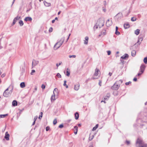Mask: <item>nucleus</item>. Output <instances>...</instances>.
I'll use <instances>...</instances> for the list:
<instances>
[{"instance_id":"f257e3e1","label":"nucleus","mask_w":147,"mask_h":147,"mask_svg":"<svg viewBox=\"0 0 147 147\" xmlns=\"http://www.w3.org/2000/svg\"><path fill=\"white\" fill-rule=\"evenodd\" d=\"M104 22L102 19H98L96 23V25L94 26L93 29L95 30L98 28V27L100 28L103 26L104 25Z\"/></svg>"},{"instance_id":"f03ea898","label":"nucleus","mask_w":147,"mask_h":147,"mask_svg":"<svg viewBox=\"0 0 147 147\" xmlns=\"http://www.w3.org/2000/svg\"><path fill=\"white\" fill-rule=\"evenodd\" d=\"M65 40L64 37L62 38L59 41L57 42L55 45L54 47V49L55 50H56L59 48L62 45Z\"/></svg>"},{"instance_id":"7ed1b4c3","label":"nucleus","mask_w":147,"mask_h":147,"mask_svg":"<svg viewBox=\"0 0 147 147\" xmlns=\"http://www.w3.org/2000/svg\"><path fill=\"white\" fill-rule=\"evenodd\" d=\"M136 145L138 144V146L137 147H147L146 144H144L143 141L140 139L138 138L136 141Z\"/></svg>"},{"instance_id":"20e7f679","label":"nucleus","mask_w":147,"mask_h":147,"mask_svg":"<svg viewBox=\"0 0 147 147\" xmlns=\"http://www.w3.org/2000/svg\"><path fill=\"white\" fill-rule=\"evenodd\" d=\"M120 87V85H118V84H117V82H116L112 86L111 88L114 90H117Z\"/></svg>"},{"instance_id":"39448f33","label":"nucleus","mask_w":147,"mask_h":147,"mask_svg":"<svg viewBox=\"0 0 147 147\" xmlns=\"http://www.w3.org/2000/svg\"><path fill=\"white\" fill-rule=\"evenodd\" d=\"M9 88V87L8 88L3 92V95L5 97H8L11 94L9 92H8Z\"/></svg>"},{"instance_id":"423d86ee","label":"nucleus","mask_w":147,"mask_h":147,"mask_svg":"<svg viewBox=\"0 0 147 147\" xmlns=\"http://www.w3.org/2000/svg\"><path fill=\"white\" fill-rule=\"evenodd\" d=\"M123 17V14L121 13H117L115 17V19H117V20H120Z\"/></svg>"},{"instance_id":"0eeeda50","label":"nucleus","mask_w":147,"mask_h":147,"mask_svg":"<svg viewBox=\"0 0 147 147\" xmlns=\"http://www.w3.org/2000/svg\"><path fill=\"white\" fill-rule=\"evenodd\" d=\"M20 19H21V17L20 16L18 17V16H17V17H15L13 20V22L11 24V26H13V25H14L15 24L17 21L18 20Z\"/></svg>"},{"instance_id":"6e6552de","label":"nucleus","mask_w":147,"mask_h":147,"mask_svg":"<svg viewBox=\"0 0 147 147\" xmlns=\"http://www.w3.org/2000/svg\"><path fill=\"white\" fill-rule=\"evenodd\" d=\"M39 63V61L35 60L33 59L32 63V68H33L34 66L37 65Z\"/></svg>"},{"instance_id":"1a4fd4ad","label":"nucleus","mask_w":147,"mask_h":147,"mask_svg":"<svg viewBox=\"0 0 147 147\" xmlns=\"http://www.w3.org/2000/svg\"><path fill=\"white\" fill-rule=\"evenodd\" d=\"M106 34V32L105 30H102L100 32V34L99 35V37L103 36Z\"/></svg>"},{"instance_id":"9d476101","label":"nucleus","mask_w":147,"mask_h":147,"mask_svg":"<svg viewBox=\"0 0 147 147\" xmlns=\"http://www.w3.org/2000/svg\"><path fill=\"white\" fill-rule=\"evenodd\" d=\"M146 66L144 65H142L140 67V71L142 73H143L144 72Z\"/></svg>"},{"instance_id":"9b49d317","label":"nucleus","mask_w":147,"mask_h":147,"mask_svg":"<svg viewBox=\"0 0 147 147\" xmlns=\"http://www.w3.org/2000/svg\"><path fill=\"white\" fill-rule=\"evenodd\" d=\"M112 24L111 21H110L109 19L106 22V25L107 27L111 26Z\"/></svg>"},{"instance_id":"f8f14e48","label":"nucleus","mask_w":147,"mask_h":147,"mask_svg":"<svg viewBox=\"0 0 147 147\" xmlns=\"http://www.w3.org/2000/svg\"><path fill=\"white\" fill-rule=\"evenodd\" d=\"M10 136L9 134L8 133L7 131L6 132L4 138L7 140H9V137Z\"/></svg>"},{"instance_id":"ddd939ff","label":"nucleus","mask_w":147,"mask_h":147,"mask_svg":"<svg viewBox=\"0 0 147 147\" xmlns=\"http://www.w3.org/2000/svg\"><path fill=\"white\" fill-rule=\"evenodd\" d=\"M129 57V55L127 54H125L123 56L121 57V59H126L128 58Z\"/></svg>"},{"instance_id":"4468645a","label":"nucleus","mask_w":147,"mask_h":147,"mask_svg":"<svg viewBox=\"0 0 147 147\" xmlns=\"http://www.w3.org/2000/svg\"><path fill=\"white\" fill-rule=\"evenodd\" d=\"M80 84L79 83L77 84L74 85V89L76 90H78L79 89Z\"/></svg>"},{"instance_id":"2eb2a0df","label":"nucleus","mask_w":147,"mask_h":147,"mask_svg":"<svg viewBox=\"0 0 147 147\" xmlns=\"http://www.w3.org/2000/svg\"><path fill=\"white\" fill-rule=\"evenodd\" d=\"M32 20V18L30 17H26L24 20L25 21L27 22V21H31Z\"/></svg>"},{"instance_id":"dca6fc26","label":"nucleus","mask_w":147,"mask_h":147,"mask_svg":"<svg viewBox=\"0 0 147 147\" xmlns=\"http://www.w3.org/2000/svg\"><path fill=\"white\" fill-rule=\"evenodd\" d=\"M110 96V94L109 93H107L106 96L104 98V100H108Z\"/></svg>"},{"instance_id":"f3484780","label":"nucleus","mask_w":147,"mask_h":147,"mask_svg":"<svg viewBox=\"0 0 147 147\" xmlns=\"http://www.w3.org/2000/svg\"><path fill=\"white\" fill-rule=\"evenodd\" d=\"M75 118L76 120H77L79 117V114L78 112H76L74 114Z\"/></svg>"},{"instance_id":"a211bd4d","label":"nucleus","mask_w":147,"mask_h":147,"mask_svg":"<svg viewBox=\"0 0 147 147\" xmlns=\"http://www.w3.org/2000/svg\"><path fill=\"white\" fill-rule=\"evenodd\" d=\"M74 133L75 135H76L78 132V127L76 126H75L74 127Z\"/></svg>"},{"instance_id":"6ab92c4d","label":"nucleus","mask_w":147,"mask_h":147,"mask_svg":"<svg viewBox=\"0 0 147 147\" xmlns=\"http://www.w3.org/2000/svg\"><path fill=\"white\" fill-rule=\"evenodd\" d=\"M43 3L47 7H49L51 5L50 3H48L45 1H44Z\"/></svg>"},{"instance_id":"aec40b11","label":"nucleus","mask_w":147,"mask_h":147,"mask_svg":"<svg viewBox=\"0 0 147 147\" xmlns=\"http://www.w3.org/2000/svg\"><path fill=\"white\" fill-rule=\"evenodd\" d=\"M136 51L135 50H133L131 51V55L133 57H134L136 55Z\"/></svg>"},{"instance_id":"412c9836","label":"nucleus","mask_w":147,"mask_h":147,"mask_svg":"<svg viewBox=\"0 0 147 147\" xmlns=\"http://www.w3.org/2000/svg\"><path fill=\"white\" fill-rule=\"evenodd\" d=\"M59 93V92L58 91V89L56 88H55L53 90V94H54L56 95V94H58Z\"/></svg>"},{"instance_id":"4be33fe9","label":"nucleus","mask_w":147,"mask_h":147,"mask_svg":"<svg viewBox=\"0 0 147 147\" xmlns=\"http://www.w3.org/2000/svg\"><path fill=\"white\" fill-rule=\"evenodd\" d=\"M124 28L125 29H127L129 28V25L128 23H127L126 24H125L124 25Z\"/></svg>"},{"instance_id":"5701e85b","label":"nucleus","mask_w":147,"mask_h":147,"mask_svg":"<svg viewBox=\"0 0 147 147\" xmlns=\"http://www.w3.org/2000/svg\"><path fill=\"white\" fill-rule=\"evenodd\" d=\"M99 71V70L98 69L96 68L95 69L94 75V76H97L98 75V72Z\"/></svg>"},{"instance_id":"b1692460","label":"nucleus","mask_w":147,"mask_h":147,"mask_svg":"<svg viewBox=\"0 0 147 147\" xmlns=\"http://www.w3.org/2000/svg\"><path fill=\"white\" fill-rule=\"evenodd\" d=\"M12 105L13 106H16L17 105V102L16 100H14L12 102Z\"/></svg>"},{"instance_id":"393cba45","label":"nucleus","mask_w":147,"mask_h":147,"mask_svg":"<svg viewBox=\"0 0 147 147\" xmlns=\"http://www.w3.org/2000/svg\"><path fill=\"white\" fill-rule=\"evenodd\" d=\"M140 33V30L139 29H137L135 31L134 33L136 35H138Z\"/></svg>"},{"instance_id":"a878e982","label":"nucleus","mask_w":147,"mask_h":147,"mask_svg":"<svg viewBox=\"0 0 147 147\" xmlns=\"http://www.w3.org/2000/svg\"><path fill=\"white\" fill-rule=\"evenodd\" d=\"M20 87L21 88H24L25 86V83L24 82H21L20 84Z\"/></svg>"},{"instance_id":"bb28decb","label":"nucleus","mask_w":147,"mask_h":147,"mask_svg":"<svg viewBox=\"0 0 147 147\" xmlns=\"http://www.w3.org/2000/svg\"><path fill=\"white\" fill-rule=\"evenodd\" d=\"M70 72L69 69L68 68H67V69L66 71V76H69L70 75Z\"/></svg>"},{"instance_id":"cd10ccee","label":"nucleus","mask_w":147,"mask_h":147,"mask_svg":"<svg viewBox=\"0 0 147 147\" xmlns=\"http://www.w3.org/2000/svg\"><path fill=\"white\" fill-rule=\"evenodd\" d=\"M98 124H97L96 125L93 127L92 129V131H94L98 127Z\"/></svg>"},{"instance_id":"c85d7f7f","label":"nucleus","mask_w":147,"mask_h":147,"mask_svg":"<svg viewBox=\"0 0 147 147\" xmlns=\"http://www.w3.org/2000/svg\"><path fill=\"white\" fill-rule=\"evenodd\" d=\"M8 115V114H5L3 115H0V118H4L6 116H7Z\"/></svg>"},{"instance_id":"c756f323","label":"nucleus","mask_w":147,"mask_h":147,"mask_svg":"<svg viewBox=\"0 0 147 147\" xmlns=\"http://www.w3.org/2000/svg\"><path fill=\"white\" fill-rule=\"evenodd\" d=\"M55 94H53L51 96V101H52V100H55Z\"/></svg>"},{"instance_id":"7c9ffc66","label":"nucleus","mask_w":147,"mask_h":147,"mask_svg":"<svg viewBox=\"0 0 147 147\" xmlns=\"http://www.w3.org/2000/svg\"><path fill=\"white\" fill-rule=\"evenodd\" d=\"M19 23L20 26H22L24 25L23 22L22 20H20L19 21Z\"/></svg>"},{"instance_id":"2f4dec72","label":"nucleus","mask_w":147,"mask_h":147,"mask_svg":"<svg viewBox=\"0 0 147 147\" xmlns=\"http://www.w3.org/2000/svg\"><path fill=\"white\" fill-rule=\"evenodd\" d=\"M93 137H94V136L93 135H92V136H91V134H90V135H89V140H90V141H91L92 140L93 138Z\"/></svg>"},{"instance_id":"473e14b6","label":"nucleus","mask_w":147,"mask_h":147,"mask_svg":"<svg viewBox=\"0 0 147 147\" xmlns=\"http://www.w3.org/2000/svg\"><path fill=\"white\" fill-rule=\"evenodd\" d=\"M144 62L145 64L147 63V57H145L144 59Z\"/></svg>"},{"instance_id":"72a5a7b5","label":"nucleus","mask_w":147,"mask_h":147,"mask_svg":"<svg viewBox=\"0 0 147 147\" xmlns=\"http://www.w3.org/2000/svg\"><path fill=\"white\" fill-rule=\"evenodd\" d=\"M57 120L56 119H54L53 121V124L54 125H55L57 123Z\"/></svg>"},{"instance_id":"f704fd0d","label":"nucleus","mask_w":147,"mask_h":147,"mask_svg":"<svg viewBox=\"0 0 147 147\" xmlns=\"http://www.w3.org/2000/svg\"><path fill=\"white\" fill-rule=\"evenodd\" d=\"M115 34L117 35H119L120 34V32L118 30H115Z\"/></svg>"},{"instance_id":"c9c22d12","label":"nucleus","mask_w":147,"mask_h":147,"mask_svg":"<svg viewBox=\"0 0 147 147\" xmlns=\"http://www.w3.org/2000/svg\"><path fill=\"white\" fill-rule=\"evenodd\" d=\"M56 76H57L58 78H61V75H60V74L59 73H58L56 75Z\"/></svg>"},{"instance_id":"e433bc0d","label":"nucleus","mask_w":147,"mask_h":147,"mask_svg":"<svg viewBox=\"0 0 147 147\" xmlns=\"http://www.w3.org/2000/svg\"><path fill=\"white\" fill-rule=\"evenodd\" d=\"M64 125L63 124H61L58 127L60 128H62L63 127Z\"/></svg>"},{"instance_id":"4c0bfd02","label":"nucleus","mask_w":147,"mask_h":147,"mask_svg":"<svg viewBox=\"0 0 147 147\" xmlns=\"http://www.w3.org/2000/svg\"><path fill=\"white\" fill-rule=\"evenodd\" d=\"M40 115L39 117V119H41V118L42 117V115H43V113L42 112H41L40 113Z\"/></svg>"},{"instance_id":"58836bf2","label":"nucleus","mask_w":147,"mask_h":147,"mask_svg":"<svg viewBox=\"0 0 147 147\" xmlns=\"http://www.w3.org/2000/svg\"><path fill=\"white\" fill-rule=\"evenodd\" d=\"M136 20V18L134 17H132L131 19V20L132 22H134Z\"/></svg>"},{"instance_id":"ea45409f","label":"nucleus","mask_w":147,"mask_h":147,"mask_svg":"<svg viewBox=\"0 0 147 147\" xmlns=\"http://www.w3.org/2000/svg\"><path fill=\"white\" fill-rule=\"evenodd\" d=\"M69 57L70 58H71V57L75 58L76 57V56L75 55H70L69 56Z\"/></svg>"},{"instance_id":"a19ab883","label":"nucleus","mask_w":147,"mask_h":147,"mask_svg":"<svg viewBox=\"0 0 147 147\" xmlns=\"http://www.w3.org/2000/svg\"><path fill=\"white\" fill-rule=\"evenodd\" d=\"M138 40L141 42L143 40V38L142 37H139Z\"/></svg>"},{"instance_id":"79ce46f5","label":"nucleus","mask_w":147,"mask_h":147,"mask_svg":"<svg viewBox=\"0 0 147 147\" xmlns=\"http://www.w3.org/2000/svg\"><path fill=\"white\" fill-rule=\"evenodd\" d=\"M41 88L42 89L44 90L45 89V85L43 84L42 85Z\"/></svg>"},{"instance_id":"37998d69","label":"nucleus","mask_w":147,"mask_h":147,"mask_svg":"<svg viewBox=\"0 0 147 147\" xmlns=\"http://www.w3.org/2000/svg\"><path fill=\"white\" fill-rule=\"evenodd\" d=\"M53 28L51 27H50L49 30V32H51L53 31Z\"/></svg>"},{"instance_id":"c03bdc74","label":"nucleus","mask_w":147,"mask_h":147,"mask_svg":"<svg viewBox=\"0 0 147 147\" xmlns=\"http://www.w3.org/2000/svg\"><path fill=\"white\" fill-rule=\"evenodd\" d=\"M125 143L127 145H129L130 144V141L128 140H126L125 141Z\"/></svg>"},{"instance_id":"a18cd8bd","label":"nucleus","mask_w":147,"mask_h":147,"mask_svg":"<svg viewBox=\"0 0 147 147\" xmlns=\"http://www.w3.org/2000/svg\"><path fill=\"white\" fill-rule=\"evenodd\" d=\"M50 129V127L49 126H47L46 128V130L47 131H48Z\"/></svg>"},{"instance_id":"49530a36","label":"nucleus","mask_w":147,"mask_h":147,"mask_svg":"<svg viewBox=\"0 0 147 147\" xmlns=\"http://www.w3.org/2000/svg\"><path fill=\"white\" fill-rule=\"evenodd\" d=\"M117 82H117L118 83V84L120 83V84H122L123 82V81L121 80H120L119 81Z\"/></svg>"},{"instance_id":"de8ad7c7","label":"nucleus","mask_w":147,"mask_h":147,"mask_svg":"<svg viewBox=\"0 0 147 147\" xmlns=\"http://www.w3.org/2000/svg\"><path fill=\"white\" fill-rule=\"evenodd\" d=\"M61 63V62H60L59 63H57L56 64V66H57V67H58L59 65H60Z\"/></svg>"},{"instance_id":"09e8293b","label":"nucleus","mask_w":147,"mask_h":147,"mask_svg":"<svg viewBox=\"0 0 147 147\" xmlns=\"http://www.w3.org/2000/svg\"><path fill=\"white\" fill-rule=\"evenodd\" d=\"M107 54L108 55H110L111 53V51H107Z\"/></svg>"},{"instance_id":"8fccbe9b","label":"nucleus","mask_w":147,"mask_h":147,"mask_svg":"<svg viewBox=\"0 0 147 147\" xmlns=\"http://www.w3.org/2000/svg\"><path fill=\"white\" fill-rule=\"evenodd\" d=\"M131 82L129 81L128 82H127L125 83L126 85H128L129 84H131Z\"/></svg>"},{"instance_id":"3c124183","label":"nucleus","mask_w":147,"mask_h":147,"mask_svg":"<svg viewBox=\"0 0 147 147\" xmlns=\"http://www.w3.org/2000/svg\"><path fill=\"white\" fill-rule=\"evenodd\" d=\"M35 72V70H34V69H32V71H31V73H30L31 74V75H33V73Z\"/></svg>"},{"instance_id":"603ef678","label":"nucleus","mask_w":147,"mask_h":147,"mask_svg":"<svg viewBox=\"0 0 147 147\" xmlns=\"http://www.w3.org/2000/svg\"><path fill=\"white\" fill-rule=\"evenodd\" d=\"M142 73H142V72H141L140 71L139 73L137 74V76H141Z\"/></svg>"},{"instance_id":"864d4df0","label":"nucleus","mask_w":147,"mask_h":147,"mask_svg":"<svg viewBox=\"0 0 147 147\" xmlns=\"http://www.w3.org/2000/svg\"><path fill=\"white\" fill-rule=\"evenodd\" d=\"M63 85L64 86H65L66 88H68V86L66 84V83H64L63 84Z\"/></svg>"},{"instance_id":"5fc2aeb1","label":"nucleus","mask_w":147,"mask_h":147,"mask_svg":"<svg viewBox=\"0 0 147 147\" xmlns=\"http://www.w3.org/2000/svg\"><path fill=\"white\" fill-rule=\"evenodd\" d=\"M37 116H35L34 118V121H36V119H37Z\"/></svg>"},{"instance_id":"6e6d98bb","label":"nucleus","mask_w":147,"mask_h":147,"mask_svg":"<svg viewBox=\"0 0 147 147\" xmlns=\"http://www.w3.org/2000/svg\"><path fill=\"white\" fill-rule=\"evenodd\" d=\"M1 39H0V49H1L2 48H3V47L1 46Z\"/></svg>"},{"instance_id":"4d7b16f0","label":"nucleus","mask_w":147,"mask_h":147,"mask_svg":"<svg viewBox=\"0 0 147 147\" xmlns=\"http://www.w3.org/2000/svg\"><path fill=\"white\" fill-rule=\"evenodd\" d=\"M137 78L136 77L134 78L133 80V81L135 82H136L137 81Z\"/></svg>"},{"instance_id":"13d9d810","label":"nucleus","mask_w":147,"mask_h":147,"mask_svg":"<svg viewBox=\"0 0 147 147\" xmlns=\"http://www.w3.org/2000/svg\"><path fill=\"white\" fill-rule=\"evenodd\" d=\"M86 40L88 41V36H86L85 38Z\"/></svg>"},{"instance_id":"bf43d9fd","label":"nucleus","mask_w":147,"mask_h":147,"mask_svg":"<svg viewBox=\"0 0 147 147\" xmlns=\"http://www.w3.org/2000/svg\"><path fill=\"white\" fill-rule=\"evenodd\" d=\"M13 90V88H12V89L11 90L9 91V92L11 94V93L12 92V91Z\"/></svg>"},{"instance_id":"052dcab7","label":"nucleus","mask_w":147,"mask_h":147,"mask_svg":"<svg viewBox=\"0 0 147 147\" xmlns=\"http://www.w3.org/2000/svg\"><path fill=\"white\" fill-rule=\"evenodd\" d=\"M88 41L85 40L84 43L85 44H88Z\"/></svg>"},{"instance_id":"680f3d73","label":"nucleus","mask_w":147,"mask_h":147,"mask_svg":"<svg viewBox=\"0 0 147 147\" xmlns=\"http://www.w3.org/2000/svg\"><path fill=\"white\" fill-rule=\"evenodd\" d=\"M112 73L110 72H109V75L110 76H111L112 75Z\"/></svg>"},{"instance_id":"e2e57ef3","label":"nucleus","mask_w":147,"mask_h":147,"mask_svg":"<svg viewBox=\"0 0 147 147\" xmlns=\"http://www.w3.org/2000/svg\"><path fill=\"white\" fill-rule=\"evenodd\" d=\"M140 41L139 40H138V41L137 42L138 43H139V44H140L141 43V42H140Z\"/></svg>"},{"instance_id":"0e129e2a","label":"nucleus","mask_w":147,"mask_h":147,"mask_svg":"<svg viewBox=\"0 0 147 147\" xmlns=\"http://www.w3.org/2000/svg\"><path fill=\"white\" fill-rule=\"evenodd\" d=\"M101 82L100 81H99V84L100 86H101Z\"/></svg>"},{"instance_id":"69168bd1","label":"nucleus","mask_w":147,"mask_h":147,"mask_svg":"<svg viewBox=\"0 0 147 147\" xmlns=\"http://www.w3.org/2000/svg\"><path fill=\"white\" fill-rule=\"evenodd\" d=\"M55 22V20H53L52 21V23H54Z\"/></svg>"},{"instance_id":"338daca9","label":"nucleus","mask_w":147,"mask_h":147,"mask_svg":"<svg viewBox=\"0 0 147 147\" xmlns=\"http://www.w3.org/2000/svg\"><path fill=\"white\" fill-rule=\"evenodd\" d=\"M35 121H34L33 122V123L32 124V125H34L35 124Z\"/></svg>"},{"instance_id":"774afa93","label":"nucleus","mask_w":147,"mask_h":147,"mask_svg":"<svg viewBox=\"0 0 147 147\" xmlns=\"http://www.w3.org/2000/svg\"><path fill=\"white\" fill-rule=\"evenodd\" d=\"M77 125L79 127H80L81 126V124H78Z\"/></svg>"}]
</instances>
